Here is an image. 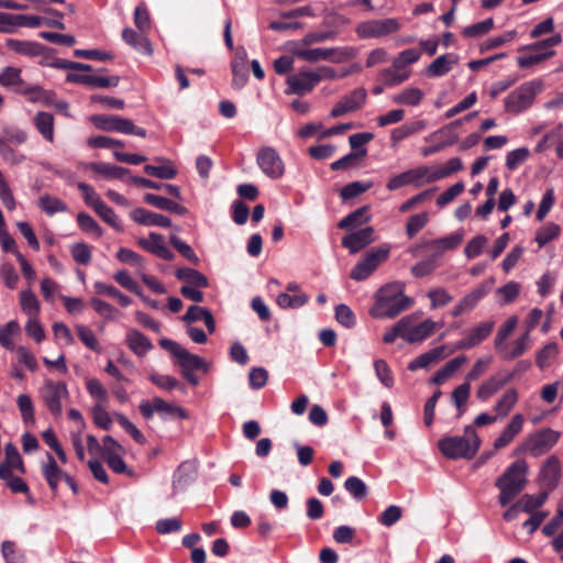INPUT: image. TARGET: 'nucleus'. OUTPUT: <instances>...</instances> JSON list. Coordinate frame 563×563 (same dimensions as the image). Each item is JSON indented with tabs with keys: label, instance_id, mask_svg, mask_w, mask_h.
Instances as JSON below:
<instances>
[{
	"label": "nucleus",
	"instance_id": "obj_62",
	"mask_svg": "<svg viewBox=\"0 0 563 563\" xmlns=\"http://www.w3.org/2000/svg\"><path fill=\"white\" fill-rule=\"evenodd\" d=\"M106 223L111 225L117 231H122L123 227L118 216L112 208L107 206L103 201L93 210Z\"/></svg>",
	"mask_w": 563,
	"mask_h": 563
},
{
	"label": "nucleus",
	"instance_id": "obj_25",
	"mask_svg": "<svg viewBox=\"0 0 563 563\" xmlns=\"http://www.w3.org/2000/svg\"><path fill=\"white\" fill-rule=\"evenodd\" d=\"M232 85L234 88L240 89L247 81V54L243 47L238 48L236 54L232 60Z\"/></svg>",
	"mask_w": 563,
	"mask_h": 563
},
{
	"label": "nucleus",
	"instance_id": "obj_64",
	"mask_svg": "<svg viewBox=\"0 0 563 563\" xmlns=\"http://www.w3.org/2000/svg\"><path fill=\"white\" fill-rule=\"evenodd\" d=\"M493 27L494 20L492 18H488L478 23L465 26L462 31V34L467 38H473L488 33Z\"/></svg>",
	"mask_w": 563,
	"mask_h": 563
},
{
	"label": "nucleus",
	"instance_id": "obj_18",
	"mask_svg": "<svg viewBox=\"0 0 563 563\" xmlns=\"http://www.w3.org/2000/svg\"><path fill=\"white\" fill-rule=\"evenodd\" d=\"M137 244L144 250L147 251L165 261H172L174 258L173 252L166 246L164 236L151 232L148 238H140L137 240Z\"/></svg>",
	"mask_w": 563,
	"mask_h": 563
},
{
	"label": "nucleus",
	"instance_id": "obj_31",
	"mask_svg": "<svg viewBox=\"0 0 563 563\" xmlns=\"http://www.w3.org/2000/svg\"><path fill=\"white\" fill-rule=\"evenodd\" d=\"M463 241L462 232H454L450 235L432 240L426 243V247H428L432 252V256H440L444 252L456 249Z\"/></svg>",
	"mask_w": 563,
	"mask_h": 563
},
{
	"label": "nucleus",
	"instance_id": "obj_30",
	"mask_svg": "<svg viewBox=\"0 0 563 563\" xmlns=\"http://www.w3.org/2000/svg\"><path fill=\"white\" fill-rule=\"evenodd\" d=\"M561 475V463L560 460L555 455L549 456L540 471V478L543 485H545L549 489H553L560 478Z\"/></svg>",
	"mask_w": 563,
	"mask_h": 563
},
{
	"label": "nucleus",
	"instance_id": "obj_53",
	"mask_svg": "<svg viewBox=\"0 0 563 563\" xmlns=\"http://www.w3.org/2000/svg\"><path fill=\"white\" fill-rule=\"evenodd\" d=\"M530 52H531L530 54L520 55L517 58V63L521 68H527V67L537 65V64L543 62L544 59L552 57L555 54V52L553 49H549V51H544V52L543 51H530Z\"/></svg>",
	"mask_w": 563,
	"mask_h": 563
},
{
	"label": "nucleus",
	"instance_id": "obj_51",
	"mask_svg": "<svg viewBox=\"0 0 563 563\" xmlns=\"http://www.w3.org/2000/svg\"><path fill=\"white\" fill-rule=\"evenodd\" d=\"M95 290L100 295H107L111 298H114L118 300V302L122 307H128L131 305L132 300L126 295L122 294L120 290H118L114 286L108 285L102 282H96L93 284Z\"/></svg>",
	"mask_w": 563,
	"mask_h": 563
},
{
	"label": "nucleus",
	"instance_id": "obj_45",
	"mask_svg": "<svg viewBox=\"0 0 563 563\" xmlns=\"http://www.w3.org/2000/svg\"><path fill=\"white\" fill-rule=\"evenodd\" d=\"M423 96H424V93L421 89L410 87V88H406L402 91L394 95L391 97V100L396 104L416 107V106L420 104V102L423 99Z\"/></svg>",
	"mask_w": 563,
	"mask_h": 563
},
{
	"label": "nucleus",
	"instance_id": "obj_33",
	"mask_svg": "<svg viewBox=\"0 0 563 563\" xmlns=\"http://www.w3.org/2000/svg\"><path fill=\"white\" fill-rule=\"evenodd\" d=\"M199 320H202L205 322L207 330L210 334L214 333L216 321L209 309L194 305L190 306L187 312L183 316V321L187 323H192Z\"/></svg>",
	"mask_w": 563,
	"mask_h": 563
},
{
	"label": "nucleus",
	"instance_id": "obj_36",
	"mask_svg": "<svg viewBox=\"0 0 563 563\" xmlns=\"http://www.w3.org/2000/svg\"><path fill=\"white\" fill-rule=\"evenodd\" d=\"M175 276L186 283L185 286H191L196 288H207L209 286L208 278L197 269L183 267L178 268Z\"/></svg>",
	"mask_w": 563,
	"mask_h": 563
},
{
	"label": "nucleus",
	"instance_id": "obj_1",
	"mask_svg": "<svg viewBox=\"0 0 563 563\" xmlns=\"http://www.w3.org/2000/svg\"><path fill=\"white\" fill-rule=\"evenodd\" d=\"M411 303L412 300L405 295V284L390 283L376 292L369 314L375 319H393L407 310Z\"/></svg>",
	"mask_w": 563,
	"mask_h": 563
},
{
	"label": "nucleus",
	"instance_id": "obj_52",
	"mask_svg": "<svg viewBox=\"0 0 563 563\" xmlns=\"http://www.w3.org/2000/svg\"><path fill=\"white\" fill-rule=\"evenodd\" d=\"M20 325L18 321L11 320L7 324L0 327V344L9 350L13 351L16 346L13 342V336L19 333Z\"/></svg>",
	"mask_w": 563,
	"mask_h": 563
},
{
	"label": "nucleus",
	"instance_id": "obj_37",
	"mask_svg": "<svg viewBox=\"0 0 563 563\" xmlns=\"http://www.w3.org/2000/svg\"><path fill=\"white\" fill-rule=\"evenodd\" d=\"M519 395L515 388L507 389L494 405V411L499 419L509 415L518 401Z\"/></svg>",
	"mask_w": 563,
	"mask_h": 563
},
{
	"label": "nucleus",
	"instance_id": "obj_6",
	"mask_svg": "<svg viewBox=\"0 0 563 563\" xmlns=\"http://www.w3.org/2000/svg\"><path fill=\"white\" fill-rule=\"evenodd\" d=\"M159 345L169 352L176 360L181 371H209V364L199 355L190 353L176 341L161 339Z\"/></svg>",
	"mask_w": 563,
	"mask_h": 563
},
{
	"label": "nucleus",
	"instance_id": "obj_11",
	"mask_svg": "<svg viewBox=\"0 0 563 563\" xmlns=\"http://www.w3.org/2000/svg\"><path fill=\"white\" fill-rule=\"evenodd\" d=\"M399 29L400 24L396 19L387 18L361 22L355 32L360 38H376L396 33Z\"/></svg>",
	"mask_w": 563,
	"mask_h": 563
},
{
	"label": "nucleus",
	"instance_id": "obj_17",
	"mask_svg": "<svg viewBox=\"0 0 563 563\" xmlns=\"http://www.w3.org/2000/svg\"><path fill=\"white\" fill-rule=\"evenodd\" d=\"M313 70H302L291 75L287 79L286 93L306 95L310 92L317 85Z\"/></svg>",
	"mask_w": 563,
	"mask_h": 563
},
{
	"label": "nucleus",
	"instance_id": "obj_48",
	"mask_svg": "<svg viewBox=\"0 0 563 563\" xmlns=\"http://www.w3.org/2000/svg\"><path fill=\"white\" fill-rule=\"evenodd\" d=\"M559 345L555 342L545 344L538 353L536 357V364L540 369H545L550 366L559 354Z\"/></svg>",
	"mask_w": 563,
	"mask_h": 563
},
{
	"label": "nucleus",
	"instance_id": "obj_50",
	"mask_svg": "<svg viewBox=\"0 0 563 563\" xmlns=\"http://www.w3.org/2000/svg\"><path fill=\"white\" fill-rule=\"evenodd\" d=\"M368 207H361L356 209L355 211L349 213L346 217L340 220L338 223V227L340 229H351L356 225H361L364 222H367L369 220V216H367Z\"/></svg>",
	"mask_w": 563,
	"mask_h": 563
},
{
	"label": "nucleus",
	"instance_id": "obj_4",
	"mask_svg": "<svg viewBox=\"0 0 563 563\" xmlns=\"http://www.w3.org/2000/svg\"><path fill=\"white\" fill-rule=\"evenodd\" d=\"M543 81L541 79H532L526 81L511 91L505 98V109L510 113H520L530 108L537 97L543 90Z\"/></svg>",
	"mask_w": 563,
	"mask_h": 563
},
{
	"label": "nucleus",
	"instance_id": "obj_20",
	"mask_svg": "<svg viewBox=\"0 0 563 563\" xmlns=\"http://www.w3.org/2000/svg\"><path fill=\"white\" fill-rule=\"evenodd\" d=\"M453 352V350L448 352L445 345L437 346L411 360L408 364V369L415 372L420 368H428L432 364H435L445 358Z\"/></svg>",
	"mask_w": 563,
	"mask_h": 563
},
{
	"label": "nucleus",
	"instance_id": "obj_12",
	"mask_svg": "<svg viewBox=\"0 0 563 563\" xmlns=\"http://www.w3.org/2000/svg\"><path fill=\"white\" fill-rule=\"evenodd\" d=\"M256 163L260 169L272 179H279L285 173V165L280 155L271 146L260 148Z\"/></svg>",
	"mask_w": 563,
	"mask_h": 563
},
{
	"label": "nucleus",
	"instance_id": "obj_7",
	"mask_svg": "<svg viewBox=\"0 0 563 563\" xmlns=\"http://www.w3.org/2000/svg\"><path fill=\"white\" fill-rule=\"evenodd\" d=\"M431 178V167L420 165L389 178L386 184V188L389 191H395L409 185L419 188L423 185L433 183V179Z\"/></svg>",
	"mask_w": 563,
	"mask_h": 563
},
{
	"label": "nucleus",
	"instance_id": "obj_39",
	"mask_svg": "<svg viewBox=\"0 0 563 563\" xmlns=\"http://www.w3.org/2000/svg\"><path fill=\"white\" fill-rule=\"evenodd\" d=\"M338 48H328V47H316V48H306L299 49L296 52L297 57L301 58L306 62H319V60H329L334 59L333 55L338 54Z\"/></svg>",
	"mask_w": 563,
	"mask_h": 563
},
{
	"label": "nucleus",
	"instance_id": "obj_29",
	"mask_svg": "<svg viewBox=\"0 0 563 563\" xmlns=\"http://www.w3.org/2000/svg\"><path fill=\"white\" fill-rule=\"evenodd\" d=\"M124 341L128 347L140 357L146 355L153 349L150 339L136 329L128 330Z\"/></svg>",
	"mask_w": 563,
	"mask_h": 563
},
{
	"label": "nucleus",
	"instance_id": "obj_8",
	"mask_svg": "<svg viewBox=\"0 0 563 563\" xmlns=\"http://www.w3.org/2000/svg\"><path fill=\"white\" fill-rule=\"evenodd\" d=\"M41 473L54 494L57 493L58 486L62 482H65L73 493L77 494L78 486L75 479L58 466L57 461L51 453H46L45 460L42 461Z\"/></svg>",
	"mask_w": 563,
	"mask_h": 563
},
{
	"label": "nucleus",
	"instance_id": "obj_10",
	"mask_svg": "<svg viewBox=\"0 0 563 563\" xmlns=\"http://www.w3.org/2000/svg\"><path fill=\"white\" fill-rule=\"evenodd\" d=\"M41 397L48 411L58 417L63 412V401L68 399L69 393L65 383L46 380L41 389Z\"/></svg>",
	"mask_w": 563,
	"mask_h": 563
},
{
	"label": "nucleus",
	"instance_id": "obj_40",
	"mask_svg": "<svg viewBox=\"0 0 563 563\" xmlns=\"http://www.w3.org/2000/svg\"><path fill=\"white\" fill-rule=\"evenodd\" d=\"M410 77L409 70L401 71V68H395L394 64L391 67L384 68L378 74V80L383 82L384 86L395 87L404 81H406Z\"/></svg>",
	"mask_w": 563,
	"mask_h": 563
},
{
	"label": "nucleus",
	"instance_id": "obj_26",
	"mask_svg": "<svg viewBox=\"0 0 563 563\" xmlns=\"http://www.w3.org/2000/svg\"><path fill=\"white\" fill-rule=\"evenodd\" d=\"M525 417L521 413L512 416L511 420L504 428L501 433L495 439L494 448L496 450L503 449L508 445L514 438L522 430Z\"/></svg>",
	"mask_w": 563,
	"mask_h": 563
},
{
	"label": "nucleus",
	"instance_id": "obj_24",
	"mask_svg": "<svg viewBox=\"0 0 563 563\" xmlns=\"http://www.w3.org/2000/svg\"><path fill=\"white\" fill-rule=\"evenodd\" d=\"M374 229L366 227L356 232L345 235L342 239V245L352 254L357 253L374 241Z\"/></svg>",
	"mask_w": 563,
	"mask_h": 563
},
{
	"label": "nucleus",
	"instance_id": "obj_28",
	"mask_svg": "<svg viewBox=\"0 0 563 563\" xmlns=\"http://www.w3.org/2000/svg\"><path fill=\"white\" fill-rule=\"evenodd\" d=\"M131 219L142 225H155L168 228L172 221L168 217L148 211L144 208H136L130 213Z\"/></svg>",
	"mask_w": 563,
	"mask_h": 563
},
{
	"label": "nucleus",
	"instance_id": "obj_41",
	"mask_svg": "<svg viewBox=\"0 0 563 563\" xmlns=\"http://www.w3.org/2000/svg\"><path fill=\"white\" fill-rule=\"evenodd\" d=\"M508 382V378H500L496 375L486 379L476 390L479 400L486 401L498 390H500Z\"/></svg>",
	"mask_w": 563,
	"mask_h": 563
},
{
	"label": "nucleus",
	"instance_id": "obj_35",
	"mask_svg": "<svg viewBox=\"0 0 563 563\" xmlns=\"http://www.w3.org/2000/svg\"><path fill=\"white\" fill-rule=\"evenodd\" d=\"M466 362L467 357L465 355H460L450 360L441 369L434 373L431 378V383L435 385H442L450 377H452Z\"/></svg>",
	"mask_w": 563,
	"mask_h": 563
},
{
	"label": "nucleus",
	"instance_id": "obj_56",
	"mask_svg": "<svg viewBox=\"0 0 563 563\" xmlns=\"http://www.w3.org/2000/svg\"><path fill=\"white\" fill-rule=\"evenodd\" d=\"M309 300V297L305 294L298 295H289L287 292H282L277 297V305L283 309H296L306 305Z\"/></svg>",
	"mask_w": 563,
	"mask_h": 563
},
{
	"label": "nucleus",
	"instance_id": "obj_32",
	"mask_svg": "<svg viewBox=\"0 0 563 563\" xmlns=\"http://www.w3.org/2000/svg\"><path fill=\"white\" fill-rule=\"evenodd\" d=\"M144 34L145 33H139L133 29L126 27L122 31V38L128 45L133 47L139 53L152 55V44Z\"/></svg>",
	"mask_w": 563,
	"mask_h": 563
},
{
	"label": "nucleus",
	"instance_id": "obj_15",
	"mask_svg": "<svg viewBox=\"0 0 563 563\" xmlns=\"http://www.w3.org/2000/svg\"><path fill=\"white\" fill-rule=\"evenodd\" d=\"M402 319H408V323L405 327V340L408 343L422 342L437 329V323L431 319H426L418 324L415 323V318L412 316H407Z\"/></svg>",
	"mask_w": 563,
	"mask_h": 563
},
{
	"label": "nucleus",
	"instance_id": "obj_55",
	"mask_svg": "<svg viewBox=\"0 0 563 563\" xmlns=\"http://www.w3.org/2000/svg\"><path fill=\"white\" fill-rule=\"evenodd\" d=\"M344 488L356 500L364 499L368 493L366 484L360 477L356 476H351L346 478L344 483Z\"/></svg>",
	"mask_w": 563,
	"mask_h": 563
},
{
	"label": "nucleus",
	"instance_id": "obj_34",
	"mask_svg": "<svg viewBox=\"0 0 563 563\" xmlns=\"http://www.w3.org/2000/svg\"><path fill=\"white\" fill-rule=\"evenodd\" d=\"M87 168L96 174L101 175L106 179H124V177L129 174L128 168L102 162L89 163Z\"/></svg>",
	"mask_w": 563,
	"mask_h": 563
},
{
	"label": "nucleus",
	"instance_id": "obj_59",
	"mask_svg": "<svg viewBox=\"0 0 563 563\" xmlns=\"http://www.w3.org/2000/svg\"><path fill=\"white\" fill-rule=\"evenodd\" d=\"M549 493L541 492L537 496L526 494L520 498V505L522 511L532 514L539 507H541L548 499Z\"/></svg>",
	"mask_w": 563,
	"mask_h": 563
},
{
	"label": "nucleus",
	"instance_id": "obj_46",
	"mask_svg": "<svg viewBox=\"0 0 563 563\" xmlns=\"http://www.w3.org/2000/svg\"><path fill=\"white\" fill-rule=\"evenodd\" d=\"M463 168V163L459 157L450 158L444 165L431 167V175L433 183L446 178L450 175L460 172Z\"/></svg>",
	"mask_w": 563,
	"mask_h": 563
},
{
	"label": "nucleus",
	"instance_id": "obj_19",
	"mask_svg": "<svg viewBox=\"0 0 563 563\" xmlns=\"http://www.w3.org/2000/svg\"><path fill=\"white\" fill-rule=\"evenodd\" d=\"M66 81L84 84L93 88H109L119 85V77L69 73L66 76Z\"/></svg>",
	"mask_w": 563,
	"mask_h": 563
},
{
	"label": "nucleus",
	"instance_id": "obj_13",
	"mask_svg": "<svg viewBox=\"0 0 563 563\" xmlns=\"http://www.w3.org/2000/svg\"><path fill=\"white\" fill-rule=\"evenodd\" d=\"M139 408L146 419H151L155 412L165 419L173 416H178L181 419L186 418V413L181 408L166 402L159 397H154L152 401H142Z\"/></svg>",
	"mask_w": 563,
	"mask_h": 563
},
{
	"label": "nucleus",
	"instance_id": "obj_47",
	"mask_svg": "<svg viewBox=\"0 0 563 563\" xmlns=\"http://www.w3.org/2000/svg\"><path fill=\"white\" fill-rule=\"evenodd\" d=\"M195 467L189 462L181 463L174 475L173 485L175 489H183L195 478Z\"/></svg>",
	"mask_w": 563,
	"mask_h": 563
},
{
	"label": "nucleus",
	"instance_id": "obj_16",
	"mask_svg": "<svg viewBox=\"0 0 563 563\" xmlns=\"http://www.w3.org/2000/svg\"><path fill=\"white\" fill-rule=\"evenodd\" d=\"M494 325L495 323L493 321H485L476 324L466 333L463 340L455 344L453 351L468 350L481 344L490 335Z\"/></svg>",
	"mask_w": 563,
	"mask_h": 563
},
{
	"label": "nucleus",
	"instance_id": "obj_43",
	"mask_svg": "<svg viewBox=\"0 0 563 563\" xmlns=\"http://www.w3.org/2000/svg\"><path fill=\"white\" fill-rule=\"evenodd\" d=\"M34 124L41 135L48 142H54V117L48 112H37Z\"/></svg>",
	"mask_w": 563,
	"mask_h": 563
},
{
	"label": "nucleus",
	"instance_id": "obj_38",
	"mask_svg": "<svg viewBox=\"0 0 563 563\" xmlns=\"http://www.w3.org/2000/svg\"><path fill=\"white\" fill-rule=\"evenodd\" d=\"M144 201L155 208L175 212L177 214H186L188 212L186 207L158 195L145 194Z\"/></svg>",
	"mask_w": 563,
	"mask_h": 563
},
{
	"label": "nucleus",
	"instance_id": "obj_58",
	"mask_svg": "<svg viewBox=\"0 0 563 563\" xmlns=\"http://www.w3.org/2000/svg\"><path fill=\"white\" fill-rule=\"evenodd\" d=\"M20 305L22 310L29 317H37L40 312V302L31 290H23L20 294Z\"/></svg>",
	"mask_w": 563,
	"mask_h": 563
},
{
	"label": "nucleus",
	"instance_id": "obj_57",
	"mask_svg": "<svg viewBox=\"0 0 563 563\" xmlns=\"http://www.w3.org/2000/svg\"><path fill=\"white\" fill-rule=\"evenodd\" d=\"M518 322L519 318L517 316H511L499 327L494 340L495 349L507 342V339L516 329Z\"/></svg>",
	"mask_w": 563,
	"mask_h": 563
},
{
	"label": "nucleus",
	"instance_id": "obj_61",
	"mask_svg": "<svg viewBox=\"0 0 563 563\" xmlns=\"http://www.w3.org/2000/svg\"><path fill=\"white\" fill-rule=\"evenodd\" d=\"M560 231V227L553 222L547 223L544 227L539 229L536 234V242L539 247H543L547 243L558 238Z\"/></svg>",
	"mask_w": 563,
	"mask_h": 563
},
{
	"label": "nucleus",
	"instance_id": "obj_63",
	"mask_svg": "<svg viewBox=\"0 0 563 563\" xmlns=\"http://www.w3.org/2000/svg\"><path fill=\"white\" fill-rule=\"evenodd\" d=\"M373 186V183L372 181H353V183H350L347 185H345L341 191H340V197L343 199V200H350L363 192H365L366 190H368L369 188H372Z\"/></svg>",
	"mask_w": 563,
	"mask_h": 563
},
{
	"label": "nucleus",
	"instance_id": "obj_27",
	"mask_svg": "<svg viewBox=\"0 0 563 563\" xmlns=\"http://www.w3.org/2000/svg\"><path fill=\"white\" fill-rule=\"evenodd\" d=\"M5 46L13 51L16 54L27 56V57H37L42 56L46 52V47L34 41H22L16 38H8L5 41Z\"/></svg>",
	"mask_w": 563,
	"mask_h": 563
},
{
	"label": "nucleus",
	"instance_id": "obj_21",
	"mask_svg": "<svg viewBox=\"0 0 563 563\" xmlns=\"http://www.w3.org/2000/svg\"><path fill=\"white\" fill-rule=\"evenodd\" d=\"M4 453V461L0 464V477H4L7 474H14V472L24 474V464L16 446L11 442L7 443Z\"/></svg>",
	"mask_w": 563,
	"mask_h": 563
},
{
	"label": "nucleus",
	"instance_id": "obj_54",
	"mask_svg": "<svg viewBox=\"0 0 563 563\" xmlns=\"http://www.w3.org/2000/svg\"><path fill=\"white\" fill-rule=\"evenodd\" d=\"M38 207L47 216H53L57 212H65L67 210V206L60 199L48 195L40 197Z\"/></svg>",
	"mask_w": 563,
	"mask_h": 563
},
{
	"label": "nucleus",
	"instance_id": "obj_44",
	"mask_svg": "<svg viewBox=\"0 0 563 563\" xmlns=\"http://www.w3.org/2000/svg\"><path fill=\"white\" fill-rule=\"evenodd\" d=\"M456 62L457 58L453 54L441 55L429 65L427 73L435 77L444 76Z\"/></svg>",
	"mask_w": 563,
	"mask_h": 563
},
{
	"label": "nucleus",
	"instance_id": "obj_5",
	"mask_svg": "<svg viewBox=\"0 0 563 563\" xmlns=\"http://www.w3.org/2000/svg\"><path fill=\"white\" fill-rule=\"evenodd\" d=\"M390 251L391 246L389 244H383L371 249L353 267L350 273V277L356 282L368 278L382 263L387 261Z\"/></svg>",
	"mask_w": 563,
	"mask_h": 563
},
{
	"label": "nucleus",
	"instance_id": "obj_22",
	"mask_svg": "<svg viewBox=\"0 0 563 563\" xmlns=\"http://www.w3.org/2000/svg\"><path fill=\"white\" fill-rule=\"evenodd\" d=\"M530 349V335L528 332L521 334L511 343H504L495 350L503 360L510 361L523 355Z\"/></svg>",
	"mask_w": 563,
	"mask_h": 563
},
{
	"label": "nucleus",
	"instance_id": "obj_3",
	"mask_svg": "<svg viewBox=\"0 0 563 563\" xmlns=\"http://www.w3.org/2000/svg\"><path fill=\"white\" fill-rule=\"evenodd\" d=\"M527 473V463L525 461H516L496 481V486L500 490L499 503L501 506L508 505L525 488Z\"/></svg>",
	"mask_w": 563,
	"mask_h": 563
},
{
	"label": "nucleus",
	"instance_id": "obj_42",
	"mask_svg": "<svg viewBox=\"0 0 563 563\" xmlns=\"http://www.w3.org/2000/svg\"><path fill=\"white\" fill-rule=\"evenodd\" d=\"M424 129H426V122L422 120L405 123L391 131L390 140L393 143L396 144L413 134H417V133L423 131Z\"/></svg>",
	"mask_w": 563,
	"mask_h": 563
},
{
	"label": "nucleus",
	"instance_id": "obj_2",
	"mask_svg": "<svg viewBox=\"0 0 563 563\" xmlns=\"http://www.w3.org/2000/svg\"><path fill=\"white\" fill-rule=\"evenodd\" d=\"M479 438L473 426H466L463 435L446 437L439 441L441 453L448 459H472L479 449Z\"/></svg>",
	"mask_w": 563,
	"mask_h": 563
},
{
	"label": "nucleus",
	"instance_id": "obj_49",
	"mask_svg": "<svg viewBox=\"0 0 563 563\" xmlns=\"http://www.w3.org/2000/svg\"><path fill=\"white\" fill-rule=\"evenodd\" d=\"M471 395V384L468 382H464L459 385L452 391L451 399L453 405L456 407L459 411V417H461L466 410V402Z\"/></svg>",
	"mask_w": 563,
	"mask_h": 563
},
{
	"label": "nucleus",
	"instance_id": "obj_14",
	"mask_svg": "<svg viewBox=\"0 0 563 563\" xmlns=\"http://www.w3.org/2000/svg\"><path fill=\"white\" fill-rule=\"evenodd\" d=\"M367 98V92L360 87L343 96L330 112L331 118H339L361 109Z\"/></svg>",
	"mask_w": 563,
	"mask_h": 563
},
{
	"label": "nucleus",
	"instance_id": "obj_9",
	"mask_svg": "<svg viewBox=\"0 0 563 563\" xmlns=\"http://www.w3.org/2000/svg\"><path fill=\"white\" fill-rule=\"evenodd\" d=\"M561 433L553 429H541L532 433L522 444V450L538 457L549 452L559 441Z\"/></svg>",
	"mask_w": 563,
	"mask_h": 563
},
{
	"label": "nucleus",
	"instance_id": "obj_23",
	"mask_svg": "<svg viewBox=\"0 0 563 563\" xmlns=\"http://www.w3.org/2000/svg\"><path fill=\"white\" fill-rule=\"evenodd\" d=\"M490 289V286L488 284H482L477 288L473 289L471 292H468L466 296H464L459 303L453 308L452 316L459 317L465 312L471 311L474 309L477 303L481 301L482 298H484Z\"/></svg>",
	"mask_w": 563,
	"mask_h": 563
},
{
	"label": "nucleus",
	"instance_id": "obj_60",
	"mask_svg": "<svg viewBox=\"0 0 563 563\" xmlns=\"http://www.w3.org/2000/svg\"><path fill=\"white\" fill-rule=\"evenodd\" d=\"M530 157V151L528 147H518L508 152L506 156V167L509 170H516Z\"/></svg>",
	"mask_w": 563,
	"mask_h": 563
}]
</instances>
